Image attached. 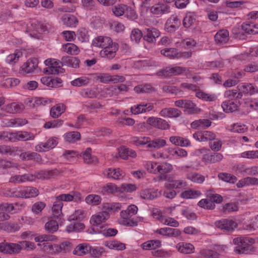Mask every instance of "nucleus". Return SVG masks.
I'll return each instance as SVG.
<instances>
[{
    "label": "nucleus",
    "mask_w": 258,
    "mask_h": 258,
    "mask_svg": "<svg viewBox=\"0 0 258 258\" xmlns=\"http://www.w3.org/2000/svg\"><path fill=\"white\" fill-rule=\"evenodd\" d=\"M183 108L188 110L190 114L198 113L201 111V109L197 107L196 105L191 100L185 99Z\"/></svg>",
    "instance_id": "nucleus-44"
},
{
    "label": "nucleus",
    "mask_w": 258,
    "mask_h": 258,
    "mask_svg": "<svg viewBox=\"0 0 258 258\" xmlns=\"http://www.w3.org/2000/svg\"><path fill=\"white\" fill-rule=\"evenodd\" d=\"M91 152V149L88 148L82 153L81 156H82L85 163L88 164H91L96 162V157L92 156Z\"/></svg>",
    "instance_id": "nucleus-52"
},
{
    "label": "nucleus",
    "mask_w": 258,
    "mask_h": 258,
    "mask_svg": "<svg viewBox=\"0 0 258 258\" xmlns=\"http://www.w3.org/2000/svg\"><path fill=\"white\" fill-rule=\"evenodd\" d=\"M183 108L188 110L190 114L198 113L201 111V109L197 107L196 105L191 100L185 99Z\"/></svg>",
    "instance_id": "nucleus-43"
},
{
    "label": "nucleus",
    "mask_w": 258,
    "mask_h": 258,
    "mask_svg": "<svg viewBox=\"0 0 258 258\" xmlns=\"http://www.w3.org/2000/svg\"><path fill=\"white\" fill-rule=\"evenodd\" d=\"M196 96L199 99L206 101H214L217 99V97L215 95L206 93L202 91H197Z\"/></svg>",
    "instance_id": "nucleus-48"
},
{
    "label": "nucleus",
    "mask_w": 258,
    "mask_h": 258,
    "mask_svg": "<svg viewBox=\"0 0 258 258\" xmlns=\"http://www.w3.org/2000/svg\"><path fill=\"white\" fill-rule=\"evenodd\" d=\"M18 148L6 145H0V154L2 155H15Z\"/></svg>",
    "instance_id": "nucleus-38"
},
{
    "label": "nucleus",
    "mask_w": 258,
    "mask_h": 258,
    "mask_svg": "<svg viewBox=\"0 0 258 258\" xmlns=\"http://www.w3.org/2000/svg\"><path fill=\"white\" fill-rule=\"evenodd\" d=\"M24 198H32L37 197L39 194V190L33 186H24L23 187Z\"/></svg>",
    "instance_id": "nucleus-33"
},
{
    "label": "nucleus",
    "mask_w": 258,
    "mask_h": 258,
    "mask_svg": "<svg viewBox=\"0 0 258 258\" xmlns=\"http://www.w3.org/2000/svg\"><path fill=\"white\" fill-rule=\"evenodd\" d=\"M181 170L185 173L186 178L194 182L201 184L205 180L204 175L196 172L194 168L190 166H182L181 167Z\"/></svg>",
    "instance_id": "nucleus-4"
},
{
    "label": "nucleus",
    "mask_w": 258,
    "mask_h": 258,
    "mask_svg": "<svg viewBox=\"0 0 258 258\" xmlns=\"http://www.w3.org/2000/svg\"><path fill=\"white\" fill-rule=\"evenodd\" d=\"M121 208V204L119 203H104L102 205V210L105 211L110 215V213H114L120 210Z\"/></svg>",
    "instance_id": "nucleus-32"
},
{
    "label": "nucleus",
    "mask_w": 258,
    "mask_h": 258,
    "mask_svg": "<svg viewBox=\"0 0 258 258\" xmlns=\"http://www.w3.org/2000/svg\"><path fill=\"white\" fill-rule=\"evenodd\" d=\"M223 158V156L220 153H214L211 154H207L204 155V161L210 163H215L220 162Z\"/></svg>",
    "instance_id": "nucleus-27"
},
{
    "label": "nucleus",
    "mask_w": 258,
    "mask_h": 258,
    "mask_svg": "<svg viewBox=\"0 0 258 258\" xmlns=\"http://www.w3.org/2000/svg\"><path fill=\"white\" fill-rule=\"evenodd\" d=\"M218 253L212 250L208 249H201L199 253V258H218Z\"/></svg>",
    "instance_id": "nucleus-49"
},
{
    "label": "nucleus",
    "mask_w": 258,
    "mask_h": 258,
    "mask_svg": "<svg viewBox=\"0 0 258 258\" xmlns=\"http://www.w3.org/2000/svg\"><path fill=\"white\" fill-rule=\"evenodd\" d=\"M161 246V241L159 240H150L143 243L141 247L145 250L155 249Z\"/></svg>",
    "instance_id": "nucleus-29"
},
{
    "label": "nucleus",
    "mask_w": 258,
    "mask_h": 258,
    "mask_svg": "<svg viewBox=\"0 0 258 258\" xmlns=\"http://www.w3.org/2000/svg\"><path fill=\"white\" fill-rule=\"evenodd\" d=\"M167 183L169 184L168 186H171L174 189H181L187 186L186 181L182 179L173 180Z\"/></svg>",
    "instance_id": "nucleus-51"
},
{
    "label": "nucleus",
    "mask_w": 258,
    "mask_h": 258,
    "mask_svg": "<svg viewBox=\"0 0 258 258\" xmlns=\"http://www.w3.org/2000/svg\"><path fill=\"white\" fill-rule=\"evenodd\" d=\"M237 88L239 91L237 96L238 98H241L243 94L251 95L258 91L256 87L250 83H241L237 86Z\"/></svg>",
    "instance_id": "nucleus-10"
},
{
    "label": "nucleus",
    "mask_w": 258,
    "mask_h": 258,
    "mask_svg": "<svg viewBox=\"0 0 258 258\" xmlns=\"http://www.w3.org/2000/svg\"><path fill=\"white\" fill-rule=\"evenodd\" d=\"M92 45L95 47H100L103 48L100 54L102 57L108 59L113 58L118 49V45L113 43L111 39L108 37L99 36L95 38L92 42Z\"/></svg>",
    "instance_id": "nucleus-2"
},
{
    "label": "nucleus",
    "mask_w": 258,
    "mask_h": 258,
    "mask_svg": "<svg viewBox=\"0 0 258 258\" xmlns=\"http://www.w3.org/2000/svg\"><path fill=\"white\" fill-rule=\"evenodd\" d=\"M55 239V237L51 235H42L35 238V241L38 242H43L42 245L43 246V249L45 251L52 250L55 252H67L70 251L72 247V244L69 241H64L59 245L54 244L52 245L48 241H53Z\"/></svg>",
    "instance_id": "nucleus-1"
},
{
    "label": "nucleus",
    "mask_w": 258,
    "mask_h": 258,
    "mask_svg": "<svg viewBox=\"0 0 258 258\" xmlns=\"http://www.w3.org/2000/svg\"><path fill=\"white\" fill-rule=\"evenodd\" d=\"M118 154L120 158L123 159H127L128 157L135 158L137 156L136 153L134 150L126 148L124 147H120L119 149Z\"/></svg>",
    "instance_id": "nucleus-35"
},
{
    "label": "nucleus",
    "mask_w": 258,
    "mask_h": 258,
    "mask_svg": "<svg viewBox=\"0 0 258 258\" xmlns=\"http://www.w3.org/2000/svg\"><path fill=\"white\" fill-rule=\"evenodd\" d=\"M63 207V204L60 201L56 200L53 204L52 208L53 215L54 217L59 218L62 214L61 209Z\"/></svg>",
    "instance_id": "nucleus-55"
},
{
    "label": "nucleus",
    "mask_w": 258,
    "mask_h": 258,
    "mask_svg": "<svg viewBox=\"0 0 258 258\" xmlns=\"http://www.w3.org/2000/svg\"><path fill=\"white\" fill-rule=\"evenodd\" d=\"M41 70L38 66H21L19 70V74L21 76H26L29 74H39Z\"/></svg>",
    "instance_id": "nucleus-20"
},
{
    "label": "nucleus",
    "mask_w": 258,
    "mask_h": 258,
    "mask_svg": "<svg viewBox=\"0 0 258 258\" xmlns=\"http://www.w3.org/2000/svg\"><path fill=\"white\" fill-rule=\"evenodd\" d=\"M100 82L103 83L123 82L125 81V78L122 76L110 75L107 74H102L97 77Z\"/></svg>",
    "instance_id": "nucleus-16"
},
{
    "label": "nucleus",
    "mask_w": 258,
    "mask_h": 258,
    "mask_svg": "<svg viewBox=\"0 0 258 258\" xmlns=\"http://www.w3.org/2000/svg\"><path fill=\"white\" fill-rule=\"evenodd\" d=\"M181 111L175 108H165L159 112L160 115L164 117H177L181 114Z\"/></svg>",
    "instance_id": "nucleus-24"
},
{
    "label": "nucleus",
    "mask_w": 258,
    "mask_h": 258,
    "mask_svg": "<svg viewBox=\"0 0 258 258\" xmlns=\"http://www.w3.org/2000/svg\"><path fill=\"white\" fill-rule=\"evenodd\" d=\"M173 168L172 165L167 162L159 163L158 173H160L161 175L167 174L171 172Z\"/></svg>",
    "instance_id": "nucleus-53"
},
{
    "label": "nucleus",
    "mask_w": 258,
    "mask_h": 258,
    "mask_svg": "<svg viewBox=\"0 0 258 258\" xmlns=\"http://www.w3.org/2000/svg\"><path fill=\"white\" fill-rule=\"evenodd\" d=\"M193 137L199 141L206 142L215 140L216 135L212 132L204 131L195 133L193 135Z\"/></svg>",
    "instance_id": "nucleus-17"
},
{
    "label": "nucleus",
    "mask_w": 258,
    "mask_h": 258,
    "mask_svg": "<svg viewBox=\"0 0 258 258\" xmlns=\"http://www.w3.org/2000/svg\"><path fill=\"white\" fill-rule=\"evenodd\" d=\"M176 248L178 251L184 254H190L195 251L194 246L187 242H179L176 244Z\"/></svg>",
    "instance_id": "nucleus-25"
},
{
    "label": "nucleus",
    "mask_w": 258,
    "mask_h": 258,
    "mask_svg": "<svg viewBox=\"0 0 258 258\" xmlns=\"http://www.w3.org/2000/svg\"><path fill=\"white\" fill-rule=\"evenodd\" d=\"M120 218L118 220L119 223L124 226H133L137 225V222L131 219V215L126 210H122L120 213Z\"/></svg>",
    "instance_id": "nucleus-21"
},
{
    "label": "nucleus",
    "mask_w": 258,
    "mask_h": 258,
    "mask_svg": "<svg viewBox=\"0 0 258 258\" xmlns=\"http://www.w3.org/2000/svg\"><path fill=\"white\" fill-rule=\"evenodd\" d=\"M22 56V52L19 50H15L14 53L10 54L8 56L6 61L8 63H16L20 57Z\"/></svg>",
    "instance_id": "nucleus-60"
},
{
    "label": "nucleus",
    "mask_w": 258,
    "mask_h": 258,
    "mask_svg": "<svg viewBox=\"0 0 258 258\" xmlns=\"http://www.w3.org/2000/svg\"><path fill=\"white\" fill-rule=\"evenodd\" d=\"M137 187L135 184L123 183L119 186V194L132 192L136 190Z\"/></svg>",
    "instance_id": "nucleus-59"
},
{
    "label": "nucleus",
    "mask_w": 258,
    "mask_h": 258,
    "mask_svg": "<svg viewBox=\"0 0 258 258\" xmlns=\"http://www.w3.org/2000/svg\"><path fill=\"white\" fill-rule=\"evenodd\" d=\"M160 35V32L155 28H147L144 31L143 39L148 43H154L156 38Z\"/></svg>",
    "instance_id": "nucleus-15"
},
{
    "label": "nucleus",
    "mask_w": 258,
    "mask_h": 258,
    "mask_svg": "<svg viewBox=\"0 0 258 258\" xmlns=\"http://www.w3.org/2000/svg\"><path fill=\"white\" fill-rule=\"evenodd\" d=\"M64 50L71 54H77L79 52V48L73 43H67L63 46Z\"/></svg>",
    "instance_id": "nucleus-64"
},
{
    "label": "nucleus",
    "mask_w": 258,
    "mask_h": 258,
    "mask_svg": "<svg viewBox=\"0 0 258 258\" xmlns=\"http://www.w3.org/2000/svg\"><path fill=\"white\" fill-rule=\"evenodd\" d=\"M22 249V245L19 243H1L0 252L8 254H14L19 253Z\"/></svg>",
    "instance_id": "nucleus-8"
},
{
    "label": "nucleus",
    "mask_w": 258,
    "mask_h": 258,
    "mask_svg": "<svg viewBox=\"0 0 258 258\" xmlns=\"http://www.w3.org/2000/svg\"><path fill=\"white\" fill-rule=\"evenodd\" d=\"M28 123V121L25 118H14L9 121V126H20L24 125Z\"/></svg>",
    "instance_id": "nucleus-63"
},
{
    "label": "nucleus",
    "mask_w": 258,
    "mask_h": 258,
    "mask_svg": "<svg viewBox=\"0 0 258 258\" xmlns=\"http://www.w3.org/2000/svg\"><path fill=\"white\" fill-rule=\"evenodd\" d=\"M40 157V155L37 153L29 151L23 152L20 155V158L23 161L38 159Z\"/></svg>",
    "instance_id": "nucleus-50"
},
{
    "label": "nucleus",
    "mask_w": 258,
    "mask_h": 258,
    "mask_svg": "<svg viewBox=\"0 0 258 258\" xmlns=\"http://www.w3.org/2000/svg\"><path fill=\"white\" fill-rule=\"evenodd\" d=\"M169 184L166 183L164 185L165 189L163 192V196L166 198L172 199L176 195V192L171 186H168Z\"/></svg>",
    "instance_id": "nucleus-61"
},
{
    "label": "nucleus",
    "mask_w": 258,
    "mask_h": 258,
    "mask_svg": "<svg viewBox=\"0 0 258 258\" xmlns=\"http://www.w3.org/2000/svg\"><path fill=\"white\" fill-rule=\"evenodd\" d=\"M61 173V171L57 169H53L50 170L41 171L39 173V178L49 179L55 177Z\"/></svg>",
    "instance_id": "nucleus-36"
},
{
    "label": "nucleus",
    "mask_w": 258,
    "mask_h": 258,
    "mask_svg": "<svg viewBox=\"0 0 258 258\" xmlns=\"http://www.w3.org/2000/svg\"><path fill=\"white\" fill-rule=\"evenodd\" d=\"M218 176L219 179L231 183H235L237 179L235 176L227 173H220Z\"/></svg>",
    "instance_id": "nucleus-58"
},
{
    "label": "nucleus",
    "mask_w": 258,
    "mask_h": 258,
    "mask_svg": "<svg viewBox=\"0 0 258 258\" xmlns=\"http://www.w3.org/2000/svg\"><path fill=\"white\" fill-rule=\"evenodd\" d=\"M25 109L24 105L22 103L12 102L4 106L2 109L10 113H17L22 112Z\"/></svg>",
    "instance_id": "nucleus-18"
},
{
    "label": "nucleus",
    "mask_w": 258,
    "mask_h": 258,
    "mask_svg": "<svg viewBox=\"0 0 258 258\" xmlns=\"http://www.w3.org/2000/svg\"><path fill=\"white\" fill-rule=\"evenodd\" d=\"M147 123L156 128L166 130L170 127V124L165 119L159 117H150L147 120Z\"/></svg>",
    "instance_id": "nucleus-9"
},
{
    "label": "nucleus",
    "mask_w": 258,
    "mask_h": 258,
    "mask_svg": "<svg viewBox=\"0 0 258 258\" xmlns=\"http://www.w3.org/2000/svg\"><path fill=\"white\" fill-rule=\"evenodd\" d=\"M215 41L219 44H225L229 40V32L226 30L219 31L215 36Z\"/></svg>",
    "instance_id": "nucleus-31"
},
{
    "label": "nucleus",
    "mask_w": 258,
    "mask_h": 258,
    "mask_svg": "<svg viewBox=\"0 0 258 258\" xmlns=\"http://www.w3.org/2000/svg\"><path fill=\"white\" fill-rule=\"evenodd\" d=\"M105 246L110 249L117 250H122L125 248V244L116 240L106 241Z\"/></svg>",
    "instance_id": "nucleus-46"
},
{
    "label": "nucleus",
    "mask_w": 258,
    "mask_h": 258,
    "mask_svg": "<svg viewBox=\"0 0 258 258\" xmlns=\"http://www.w3.org/2000/svg\"><path fill=\"white\" fill-rule=\"evenodd\" d=\"M215 226L224 232L233 231L237 226V223L231 219H223L215 222Z\"/></svg>",
    "instance_id": "nucleus-6"
},
{
    "label": "nucleus",
    "mask_w": 258,
    "mask_h": 258,
    "mask_svg": "<svg viewBox=\"0 0 258 258\" xmlns=\"http://www.w3.org/2000/svg\"><path fill=\"white\" fill-rule=\"evenodd\" d=\"M14 142L17 141H26L33 140L35 139V135L31 132L26 131H19L14 133Z\"/></svg>",
    "instance_id": "nucleus-23"
},
{
    "label": "nucleus",
    "mask_w": 258,
    "mask_h": 258,
    "mask_svg": "<svg viewBox=\"0 0 258 258\" xmlns=\"http://www.w3.org/2000/svg\"><path fill=\"white\" fill-rule=\"evenodd\" d=\"M233 243L237 245L234 249L236 253L248 254L252 251L251 245L254 243V240L249 237L240 236L234 238Z\"/></svg>",
    "instance_id": "nucleus-3"
},
{
    "label": "nucleus",
    "mask_w": 258,
    "mask_h": 258,
    "mask_svg": "<svg viewBox=\"0 0 258 258\" xmlns=\"http://www.w3.org/2000/svg\"><path fill=\"white\" fill-rule=\"evenodd\" d=\"M57 138L54 137L49 138L46 142L37 145L35 149L38 152H44L53 149L57 145Z\"/></svg>",
    "instance_id": "nucleus-7"
},
{
    "label": "nucleus",
    "mask_w": 258,
    "mask_h": 258,
    "mask_svg": "<svg viewBox=\"0 0 258 258\" xmlns=\"http://www.w3.org/2000/svg\"><path fill=\"white\" fill-rule=\"evenodd\" d=\"M109 218V214L102 210L93 215L90 219V223L93 226H99L105 223Z\"/></svg>",
    "instance_id": "nucleus-14"
},
{
    "label": "nucleus",
    "mask_w": 258,
    "mask_h": 258,
    "mask_svg": "<svg viewBox=\"0 0 258 258\" xmlns=\"http://www.w3.org/2000/svg\"><path fill=\"white\" fill-rule=\"evenodd\" d=\"M154 233L163 236L177 237L181 235V231L178 229L170 227L161 228L154 231Z\"/></svg>",
    "instance_id": "nucleus-13"
},
{
    "label": "nucleus",
    "mask_w": 258,
    "mask_h": 258,
    "mask_svg": "<svg viewBox=\"0 0 258 258\" xmlns=\"http://www.w3.org/2000/svg\"><path fill=\"white\" fill-rule=\"evenodd\" d=\"M182 71V68L180 67H175L172 68L167 67L166 69L158 72L157 75L159 76L167 77L172 75L180 74Z\"/></svg>",
    "instance_id": "nucleus-22"
},
{
    "label": "nucleus",
    "mask_w": 258,
    "mask_h": 258,
    "mask_svg": "<svg viewBox=\"0 0 258 258\" xmlns=\"http://www.w3.org/2000/svg\"><path fill=\"white\" fill-rule=\"evenodd\" d=\"M154 108L153 104L148 103L146 104L141 103L134 105L131 108V111L134 114H138L143 112H149Z\"/></svg>",
    "instance_id": "nucleus-19"
},
{
    "label": "nucleus",
    "mask_w": 258,
    "mask_h": 258,
    "mask_svg": "<svg viewBox=\"0 0 258 258\" xmlns=\"http://www.w3.org/2000/svg\"><path fill=\"white\" fill-rule=\"evenodd\" d=\"M104 173L107 178L114 180H120L125 175V172L119 168H109L104 171Z\"/></svg>",
    "instance_id": "nucleus-11"
},
{
    "label": "nucleus",
    "mask_w": 258,
    "mask_h": 258,
    "mask_svg": "<svg viewBox=\"0 0 258 258\" xmlns=\"http://www.w3.org/2000/svg\"><path fill=\"white\" fill-rule=\"evenodd\" d=\"M101 200L100 196L93 194L88 195L85 199V201L87 204L93 206L99 205L101 202Z\"/></svg>",
    "instance_id": "nucleus-54"
},
{
    "label": "nucleus",
    "mask_w": 258,
    "mask_h": 258,
    "mask_svg": "<svg viewBox=\"0 0 258 258\" xmlns=\"http://www.w3.org/2000/svg\"><path fill=\"white\" fill-rule=\"evenodd\" d=\"M44 64H79L80 60L74 56H64L61 60L54 58H48L44 61Z\"/></svg>",
    "instance_id": "nucleus-5"
},
{
    "label": "nucleus",
    "mask_w": 258,
    "mask_h": 258,
    "mask_svg": "<svg viewBox=\"0 0 258 258\" xmlns=\"http://www.w3.org/2000/svg\"><path fill=\"white\" fill-rule=\"evenodd\" d=\"M201 192L199 190L194 189H188L181 192L180 197L183 199H195L201 195Z\"/></svg>",
    "instance_id": "nucleus-41"
},
{
    "label": "nucleus",
    "mask_w": 258,
    "mask_h": 258,
    "mask_svg": "<svg viewBox=\"0 0 258 258\" xmlns=\"http://www.w3.org/2000/svg\"><path fill=\"white\" fill-rule=\"evenodd\" d=\"M166 145V141L161 138H157L153 140L150 138V142L147 147L150 149H159L165 147Z\"/></svg>",
    "instance_id": "nucleus-28"
},
{
    "label": "nucleus",
    "mask_w": 258,
    "mask_h": 258,
    "mask_svg": "<svg viewBox=\"0 0 258 258\" xmlns=\"http://www.w3.org/2000/svg\"><path fill=\"white\" fill-rule=\"evenodd\" d=\"M63 24L69 27H75L78 21L77 18L70 14H65L62 17Z\"/></svg>",
    "instance_id": "nucleus-39"
},
{
    "label": "nucleus",
    "mask_w": 258,
    "mask_h": 258,
    "mask_svg": "<svg viewBox=\"0 0 258 258\" xmlns=\"http://www.w3.org/2000/svg\"><path fill=\"white\" fill-rule=\"evenodd\" d=\"M238 210L237 204L234 203H230L225 204L222 208V212L224 214H228L232 212H236Z\"/></svg>",
    "instance_id": "nucleus-62"
},
{
    "label": "nucleus",
    "mask_w": 258,
    "mask_h": 258,
    "mask_svg": "<svg viewBox=\"0 0 258 258\" xmlns=\"http://www.w3.org/2000/svg\"><path fill=\"white\" fill-rule=\"evenodd\" d=\"M66 110V106L62 103H59L53 106L50 109V116L54 118H58Z\"/></svg>",
    "instance_id": "nucleus-30"
},
{
    "label": "nucleus",
    "mask_w": 258,
    "mask_h": 258,
    "mask_svg": "<svg viewBox=\"0 0 258 258\" xmlns=\"http://www.w3.org/2000/svg\"><path fill=\"white\" fill-rule=\"evenodd\" d=\"M131 142L137 146L148 145L150 142V137L145 136L133 137L132 138Z\"/></svg>",
    "instance_id": "nucleus-42"
},
{
    "label": "nucleus",
    "mask_w": 258,
    "mask_h": 258,
    "mask_svg": "<svg viewBox=\"0 0 258 258\" xmlns=\"http://www.w3.org/2000/svg\"><path fill=\"white\" fill-rule=\"evenodd\" d=\"M198 205L204 209L213 210L215 208V204L210 200V198L203 199L198 203Z\"/></svg>",
    "instance_id": "nucleus-45"
},
{
    "label": "nucleus",
    "mask_w": 258,
    "mask_h": 258,
    "mask_svg": "<svg viewBox=\"0 0 258 258\" xmlns=\"http://www.w3.org/2000/svg\"><path fill=\"white\" fill-rule=\"evenodd\" d=\"M90 246L86 243H83L78 245L74 249L73 253L78 255H83L89 252Z\"/></svg>",
    "instance_id": "nucleus-34"
},
{
    "label": "nucleus",
    "mask_w": 258,
    "mask_h": 258,
    "mask_svg": "<svg viewBox=\"0 0 258 258\" xmlns=\"http://www.w3.org/2000/svg\"><path fill=\"white\" fill-rule=\"evenodd\" d=\"M222 107L224 111L226 112H233L238 109V106L232 100H228L223 102Z\"/></svg>",
    "instance_id": "nucleus-47"
},
{
    "label": "nucleus",
    "mask_w": 258,
    "mask_h": 258,
    "mask_svg": "<svg viewBox=\"0 0 258 258\" xmlns=\"http://www.w3.org/2000/svg\"><path fill=\"white\" fill-rule=\"evenodd\" d=\"M150 11L154 15L161 16L170 13V9L168 5L159 3L152 6Z\"/></svg>",
    "instance_id": "nucleus-12"
},
{
    "label": "nucleus",
    "mask_w": 258,
    "mask_h": 258,
    "mask_svg": "<svg viewBox=\"0 0 258 258\" xmlns=\"http://www.w3.org/2000/svg\"><path fill=\"white\" fill-rule=\"evenodd\" d=\"M44 74L48 75H58L64 72V69L60 66H48V67L44 69Z\"/></svg>",
    "instance_id": "nucleus-40"
},
{
    "label": "nucleus",
    "mask_w": 258,
    "mask_h": 258,
    "mask_svg": "<svg viewBox=\"0 0 258 258\" xmlns=\"http://www.w3.org/2000/svg\"><path fill=\"white\" fill-rule=\"evenodd\" d=\"M161 53L165 56L168 57L169 58H178L179 55L177 49L174 48L162 49L161 50Z\"/></svg>",
    "instance_id": "nucleus-56"
},
{
    "label": "nucleus",
    "mask_w": 258,
    "mask_h": 258,
    "mask_svg": "<svg viewBox=\"0 0 258 258\" xmlns=\"http://www.w3.org/2000/svg\"><path fill=\"white\" fill-rule=\"evenodd\" d=\"M102 192L106 194H119V187L113 183H108L102 187Z\"/></svg>",
    "instance_id": "nucleus-37"
},
{
    "label": "nucleus",
    "mask_w": 258,
    "mask_h": 258,
    "mask_svg": "<svg viewBox=\"0 0 258 258\" xmlns=\"http://www.w3.org/2000/svg\"><path fill=\"white\" fill-rule=\"evenodd\" d=\"M159 163L156 162L148 161L144 164L145 168L150 173L157 174Z\"/></svg>",
    "instance_id": "nucleus-57"
},
{
    "label": "nucleus",
    "mask_w": 258,
    "mask_h": 258,
    "mask_svg": "<svg viewBox=\"0 0 258 258\" xmlns=\"http://www.w3.org/2000/svg\"><path fill=\"white\" fill-rule=\"evenodd\" d=\"M169 141L177 146L187 147L190 145V142L187 139L179 136H171L169 138Z\"/></svg>",
    "instance_id": "nucleus-26"
}]
</instances>
